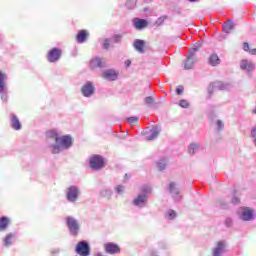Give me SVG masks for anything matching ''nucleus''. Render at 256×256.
I'll list each match as a JSON object with an SVG mask.
<instances>
[{
    "mask_svg": "<svg viewBox=\"0 0 256 256\" xmlns=\"http://www.w3.org/2000/svg\"><path fill=\"white\" fill-rule=\"evenodd\" d=\"M134 205L136 207H141V205H145L147 203V195H139L133 200Z\"/></svg>",
    "mask_w": 256,
    "mask_h": 256,
    "instance_id": "2eb2a0df",
    "label": "nucleus"
},
{
    "mask_svg": "<svg viewBox=\"0 0 256 256\" xmlns=\"http://www.w3.org/2000/svg\"><path fill=\"white\" fill-rule=\"evenodd\" d=\"M250 55H256V48L249 50Z\"/></svg>",
    "mask_w": 256,
    "mask_h": 256,
    "instance_id": "a19ab883",
    "label": "nucleus"
},
{
    "mask_svg": "<svg viewBox=\"0 0 256 256\" xmlns=\"http://www.w3.org/2000/svg\"><path fill=\"white\" fill-rule=\"evenodd\" d=\"M251 136L256 137V126L251 130Z\"/></svg>",
    "mask_w": 256,
    "mask_h": 256,
    "instance_id": "ea45409f",
    "label": "nucleus"
},
{
    "mask_svg": "<svg viewBox=\"0 0 256 256\" xmlns=\"http://www.w3.org/2000/svg\"><path fill=\"white\" fill-rule=\"evenodd\" d=\"M66 197L70 202L75 203L79 199V189L76 186H70L67 188Z\"/></svg>",
    "mask_w": 256,
    "mask_h": 256,
    "instance_id": "423d86ee",
    "label": "nucleus"
},
{
    "mask_svg": "<svg viewBox=\"0 0 256 256\" xmlns=\"http://www.w3.org/2000/svg\"><path fill=\"white\" fill-rule=\"evenodd\" d=\"M103 79H107V81H117V77H119V72L109 69L102 73Z\"/></svg>",
    "mask_w": 256,
    "mask_h": 256,
    "instance_id": "6e6552de",
    "label": "nucleus"
},
{
    "mask_svg": "<svg viewBox=\"0 0 256 256\" xmlns=\"http://www.w3.org/2000/svg\"><path fill=\"white\" fill-rule=\"evenodd\" d=\"M90 67L92 69L103 67V61L101 60V58H94L90 61Z\"/></svg>",
    "mask_w": 256,
    "mask_h": 256,
    "instance_id": "a211bd4d",
    "label": "nucleus"
},
{
    "mask_svg": "<svg viewBox=\"0 0 256 256\" xmlns=\"http://www.w3.org/2000/svg\"><path fill=\"white\" fill-rule=\"evenodd\" d=\"M168 189H169L170 193H175V195H179V189H177V187H175V182H171L168 186Z\"/></svg>",
    "mask_w": 256,
    "mask_h": 256,
    "instance_id": "393cba45",
    "label": "nucleus"
},
{
    "mask_svg": "<svg viewBox=\"0 0 256 256\" xmlns=\"http://www.w3.org/2000/svg\"><path fill=\"white\" fill-rule=\"evenodd\" d=\"M188 1H190V3H195V1H197V0H188Z\"/></svg>",
    "mask_w": 256,
    "mask_h": 256,
    "instance_id": "a18cd8bd",
    "label": "nucleus"
},
{
    "mask_svg": "<svg viewBox=\"0 0 256 256\" xmlns=\"http://www.w3.org/2000/svg\"><path fill=\"white\" fill-rule=\"evenodd\" d=\"M252 113H254V114H255V113H256V109H255V110H253V111H252Z\"/></svg>",
    "mask_w": 256,
    "mask_h": 256,
    "instance_id": "49530a36",
    "label": "nucleus"
},
{
    "mask_svg": "<svg viewBox=\"0 0 256 256\" xmlns=\"http://www.w3.org/2000/svg\"><path fill=\"white\" fill-rule=\"evenodd\" d=\"M90 167L94 169V171H99V169H103L105 167V158L101 155H93L90 158Z\"/></svg>",
    "mask_w": 256,
    "mask_h": 256,
    "instance_id": "f03ea898",
    "label": "nucleus"
},
{
    "mask_svg": "<svg viewBox=\"0 0 256 256\" xmlns=\"http://www.w3.org/2000/svg\"><path fill=\"white\" fill-rule=\"evenodd\" d=\"M109 45H110V44H109V39H107V38L104 39L103 48H104V49H109Z\"/></svg>",
    "mask_w": 256,
    "mask_h": 256,
    "instance_id": "c9c22d12",
    "label": "nucleus"
},
{
    "mask_svg": "<svg viewBox=\"0 0 256 256\" xmlns=\"http://www.w3.org/2000/svg\"><path fill=\"white\" fill-rule=\"evenodd\" d=\"M243 50L246 51L247 53H249V51H251V48L249 47V43H247V42L243 43Z\"/></svg>",
    "mask_w": 256,
    "mask_h": 256,
    "instance_id": "72a5a7b5",
    "label": "nucleus"
},
{
    "mask_svg": "<svg viewBox=\"0 0 256 256\" xmlns=\"http://www.w3.org/2000/svg\"><path fill=\"white\" fill-rule=\"evenodd\" d=\"M154 102H155V99L153 97H146L145 99V103H147V105H151Z\"/></svg>",
    "mask_w": 256,
    "mask_h": 256,
    "instance_id": "473e14b6",
    "label": "nucleus"
},
{
    "mask_svg": "<svg viewBox=\"0 0 256 256\" xmlns=\"http://www.w3.org/2000/svg\"><path fill=\"white\" fill-rule=\"evenodd\" d=\"M126 5H127L128 9H133V6H131V2H127Z\"/></svg>",
    "mask_w": 256,
    "mask_h": 256,
    "instance_id": "37998d69",
    "label": "nucleus"
},
{
    "mask_svg": "<svg viewBox=\"0 0 256 256\" xmlns=\"http://www.w3.org/2000/svg\"><path fill=\"white\" fill-rule=\"evenodd\" d=\"M105 252L108 253L109 255H117L118 253H121V248L119 245L115 243H106L104 245Z\"/></svg>",
    "mask_w": 256,
    "mask_h": 256,
    "instance_id": "0eeeda50",
    "label": "nucleus"
},
{
    "mask_svg": "<svg viewBox=\"0 0 256 256\" xmlns=\"http://www.w3.org/2000/svg\"><path fill=\"white\" fill-rule=\"evenodd\" d=\"M75 252L80 256H89L91 255V248L89 247V243L86 241L78 242L75 248Z\"/></svg>",
    "mask_w": 256,
    "mask_h": 256,
    "instance_id": "20e7f679",
    "label": "nucleus"
},
{
    "mask_svg": "<svg viewBox=\"0 0 256 256\" xmlns=\"http://www.w3.org/2000/svg\"><path fill=\"white\" fill-rule=\"evenodd\" d=\"M223 251H225V242L219 241L216 247L213 249V256H221Z\"/></svg>",
    "mask_w": 256,
    "mask_h": 256,
    "instance_id": "ddd939ff",
    "label": "nucleus"
},
{
    "mask_svg": "<svg viewBox=\"0 0 256 256\" xmlns=\"http://www.w3.org/2000/svg\"><path fill=\"white\" fill-rule=\"evenodd\" d=\"M148 23L147 20L145 19H138L135 23H134V27L136 29H145V27H147Z\"/></svg>",
    "mask_w": 256,
    "mask_h": 256,
    "instance_id": "5701e85b",
    "label": "nucleus"
},
{
    "mask_svg": "<svg viewBox=\"0 0 256 256\" xmlns=\"http://www.w3.org/2000/svg\"><path fill=\"white\" fill-rule=\"evenodd\" d=\"M218 129H223V122L221 120L217 121Z\"/></svg>",
    "mask_w": 256,
    "mask_h": 256,
    "instance_id": "58836bf2",
    "label": "nucleus"
},
{
    "mask_svg": "<svg viewBox=\"0 0 256 256\" xmlns=\"http://www.w3.org/2000/svg\"><path fill=\"white\" fill-rule=\"evenodd\" d=\"M128 123H130V125H135V123H137L138 119L135 117H130L127 119Z\"/></svg>",
    "mask_w": 256,
    "mask_h": 256,
    "instance_id": "2f4dec72",
    "label": "nucleus"
},
{
    "mask_svg": "<svg viewBox=\"0 0 256 256\" xmlns=\"http://www.w3.org/2000/svg\"><path fill=\"white\" fill-rule=\"evenodd\" d=\"M183 91H185V88L182 85L177 86V88H176L177 95H183Z\"/></svg>",
    "mask_w": 256,
    "mask_h": 256,
    "instance_id": "7c9ffc66",
    "label": "nucleus"
},
{
    "mask_svg": "<svg viewBox=\"0 0 256 256\" xmlns=\"http://www.w3.org/2000/svg\"><path fill=\"white\" fill-rule=\"evenodd\" d=\"M199 149V146L197 144H191L189 147V153L190 155H194L195 151Z\"/></svg>",
    "mask_w": 256,
    "mask_h": 256,
    "instance_id": "bb28decb",
    "label": "nucleus"
},
{
    "mask_svg": "<svg viewBox=\"0 0 256 256\" xmlns=\"http://www.w3.org/2000/svg\"><path fill=\"white\" fill-rule=\"evenodd\" d=\"M115 189H116V192H117V193H123V189H124V188H123V186L118 185V186H116Z\"/></svg>",
    "mask_w": 256,
    "mask_h": 256,
    "instance_id": "e433bc0d",
    "label": "nucleus"
},
{
    "mask_svg": "<svg viewBox=\"0 0 256 256\" xmlns=\"http://www.w3.org/2000/svg\"><path fill=\"white\" fill-rule=\"evenodd\" d=\"M158 169H159V171H163V169H165V164L158 163Z\"/></svg>",
    "mask_w": 256,
    "mask_h": 256,
    "instance_id": "4c0bfd02",
    "label": "nucleus"
},
{
    "mask_svg": "<svg viewBox=\"0 0 256 256\" xmlns=\"http://www.w3.org/2000/svg\"><path fill=\"white\" fill-rule=\"evenodd\" d=\"M81 92L84 97H91L95 93V87L91 82H88L82 87Z\"/></svg>",
    "mask_w": 256,
    "mask_h": 256,
    "instance_id": "1a4fd4ad",
    "label": "nucleus"
},
{
    "mask_svg": "<svg viewBox=\"0 0 256 256\" xmlns=\"http://www.w3.org/2000/svg\"><path fill=\"white\" fill-rule=\"evenodd\" d=\"M89 38V32L87 30H80L76 35V40L78 43H85Z\"/></svg>",
    "mask_w": 256,
    "mask_h": 256,
    "instance_id": "f8f14e48",
    "label": "nucleus"
},
{
    "mask_svg": "<svg viewBox=\"0 0 256 256\" xmlns=\"http://www.w3.org/2000/svg\"><path fill=\"white\" fill-rule=\"evenodd\" d=\"M66 225L71 235H73L74 237H77V235H79V222H77L75 218L68 216L66 218Z\"/></svg>",
    "mask_w": 256,
    "mask_h": 256,
    "instance_id": "7ed1b4c3",
    "label": "nucleus"
},
{
    "mask_svg": "<svg viewBox=\"0 0 256 256\" xmlns=\"http://www.w3.org/2000/svg\"><path fill=\"white\" fill-rule=\"evenodd\" d=\"M159 128L154 127L151 130V134L146 137L147 141H153V139H157L159 137Z\"/></svg>",
    "mask_w": 256,
    "mask_h": 256,
    "instance_id": "412c9836",
    "label": "nucleus"
},
{
    "mask_svg": "<svg viewBox=\"0 0 256 256\" xmlns=\"http://www.w3.org/2000/svg\"><path fill=\"white\" fill-rule=\"evenodd\" d=\"M9 223H11V220L7 217H1L0 218V231H5L7 227L9 226Z\"/></svg>",
    "mask_w": 256,
    "mask_h": 256,
    "instance_id": "4be33fe9",
    "label": "nucleus"
},
{
    "mask_svg": "<svg viewBox=\"0 0 256 256\" xmlns=\"http://www.w3.org/2000/svg\"><path fill=\"white\" fill-rule=\"evenodd\" d=\"M175 217H177V212H175V210H169L167 212L168 219H175Z\"/></svg>",
    "mask_w": 256,
    "mask_h": 256,
    "instance_id": "cd10ccee",
    "label": "nucleus"
},
{
    "mask_svg": "<svg viewBox=\"0 0 256 256\" xmlns=\"http://www.w3.org/2000/svg\"><path fill=\"white\" fill-rule=\"evenodd\" d=\"M165 19H167V16H160V17L156 20V25H158V26L163 25V23H165Z\"/></svg>",
    "mask_w": 256,
    "mask_h": 256,
    "instance_id": "c85d7f7f",
    "label": "nucleus"
},
{
    "mask_svg": "<svg viewBox=\"0 0 256 256\" xmlns=\"http://www.w3.org/2000/svg\"><path fill=\"white\" fill-rule=\"evenodd\" d=\"M46 137L49 140L55 141L56 144L52 145V153L55 155L61 152V149H69L73 145V138L69 135L59 136L57 131L49 130L46 132Z\"/></svg>",
    "mask_w": 256,
    "mask_h": 256,
    "instance_id": "f257e3e1",
    "label": "nucleus"
},
{
    "mask_svg": "<svg viewBox=\"0 0 256 256\" xmlns=\"http://www.w3.org/2000/svg\"><path fill=\"white\" fill-rule=\"evenodd\" d=\"M222 29L224 31V33H231V31H233V29H235V24L233 23V21H228L226 23H224V25L222 26Z\"/></svg>",
    "mask_w": 256,
    "mask_h": 256,
    "instance_id": "f3484780",
    "label": "nucleus"
},
{
    "mask_svg": "<svg viewBox=\"0 0 256 256\" xmlns=\"http://www.w3.org/2000/svg\"><path fill=\"white\" fill-rule=\"evenodd\" d=\"M209 65L212 67H217V65H220L221 59H219V56L217 54H211L208 59Z\"/></svg>",
    "mask_w": 256,
    "mask_h": 256,
    "instance_id": "dca6fc26",
    "label": "nucleus"
},
{
    "mask_svg": "<svg viewBox=\"0 0 256 256\" xmlns=\"http://www.w3.org/2000/svg\"><path fill=\"white\" fill-rule=\"evenodd\" d=\"M180 107H182L183 109H187V107H189V102L187 100H180L179 103Z\"/></svg>",
    "mask_w": 256,
    "mask_h": 256,
    "instance_id": "c756f323",
    "label": "nucleus"
},
{
    "mask_svg": "<svg viewBox=\"0 0 256 256\" xmlns=\"http://www.w3.org/2000/svg\"><path fill=\"white\" fill-rule=\"evenodd\" d=\"M13 239V234H8L5 239H4V245H6V247H9L11 245V240Z\"/></svg>",
    "mask_w": 256,
    "mask_h": 256,
    "instance_id": "a878e982",
    "label": "nucleus"
},
{
    "mask_svg": "<svg viewBox=\"0 0 256 256\" xmlns=\"http://www.w3.org/2000/svg\"><path fill=\"white\" fill-rule=\"evenodd\" d=\"M61 49L59 48H52L47 54V60L49 63H57L61 59Z\"/></svg>",
    "mask_w": 256,
    "mask_h": 256,
    "instance_id": "39448f33",
    "label": "nucleus"
},
{
    "mask_svg": "<svg viewBox=\"0 0 256 256\" xmlns=\"http://www.w3.org/2000/svg\"><path fill=\"white\" fill-rule=\"evenodd\" d=\"M194 51H197V48H195Z\"/></svg>",
    "mask_w": 256,
    "mask_h": 256,
    "instance_id": "de8ad7c7",
    "label": "nucleus"
},
{
    "mask_svg": "<svg viewBox=\"0 0 256 256\" xmlns=\"http://www.w3.org/2000/svg\"><path fill=\"white\" fill-rule=\"evenodd\" d=\"M193 65H195V60L192 57H188L186 62L184 63V69H193Z\"/></svg>",
    "mask_w": 256,
    "mask_h": 256,
    "instance_id": "b1692460",
    "label": "nucleus"
},
{
    "mask_svg": "<svg viewBox=\"0 0 256 256\" xmlns=\"http://www.w3.org/2000/svg\"><path fill=\"white\" fill-rule=\"evenodd\" d=\"M133 47L136 49V51H138V53H145V40L136 39Z\"/></svg>",
    "mask_w": 256,
    "mask_h": 256,
    "instance_id": "9b49d317",
    "label": "nucleus"
},
{
    "mask_svg": "<svg viewBox=\"0 0 256 256\" xmlns=\"http://www.w3.org/2000/svg\"><path fill=\"white\" fill-rule=\"evenodd\" d=\"M121 42V35L116 34L114 35V43H120Z\"/></svg>",
    "mask_w": 256,
    "mask_h": 256,
    "instance_id": "f704fd0d",
    "label": "nucleus"
},
{
    "mask_svg": "<svg viewBox=\"0 0 256 256\" xmlns=\"http://www.w3.org/2000/svg\"><path fill=\"white\" fill-rule=\"evenodd\" d=\"M240 68L244 71L251 72L253 69H255V65L247 60H242L240 63Z\"/></svg>",
    "mask_w": 256,
    "mask_h": 256,
    "instance_id": "4468645a",
    "label": "nucleus"
},
{
    "mask_svg": "<svg viewBox=\"0 0 256 256\" xmlns=\"http://www.w3.org/2000/svg\"><path fill=\"white\" fill-rule=\"evenodd\" d=\"M125 65L126 67H131V60H126Z\"/></svg>",
    "mask_w": 256,
    "mask_h": 256,
    "instance_id": "79ce46f5",
    "label": "nucleus"
},
{
    "mask_svg": "<svg viewBox=\"0 0 256 256\" xmlns=\"http://www.w3.org/2000/svg\"><path fill=\"white\" fill-rule=\"evenodd\" d=\"M232 203H239V198L232 199Z\"/></svg>",
    "mask_w": 256,
    "mask_h": 256,
    "instance_id": "c03bdc74",
    "label": "nucleus"
},
{
    "mask_svg": "<svg viewBox=\"0 0 256 256\" xmlns=\"http://www.w3.org/2000/svg\"><path fill=\"white\" fill-rule=\"evenodd\" d=\"M6 80H7V74L0 70V93H3L5 89Z\"/></svg>",
    "mask_w": 256,
    "mask_h": 256,
    "instance_id": "aec40b11",
    "label": "nucleus"
},
{
    "mask_svg": "<svg viewBox=\"0 0 256 256\" xmlns=\"http://www.w3.org/2000/svg\"><path fill=\"white\" fill-rule=\"evenodd\" d=\"M241 219L243 221H251L255 219V212L251 208H242Z\"/></svg>",
    "mask_w": 256,
    "mask_h": 256,
    "instance_id": "9d476101",
    "label": "nucleus"
},
{
    "mask_svg": "<svg viewBox=\"0 0 256 256\" xmlns=\"http://www.w3.org/2000/svg\"><path fill=\"white\" fill-rule=\"evenodd\" d=\"M11 125L15 131H19V129H21V122L19 121V118L15 116V114H12Z\"/></svg>",
    "mask_w": 256,
    "mask_h": 256,
    "instance_id": "6ab92c4d",
    "label": "nucleus"
}]
</instances>
